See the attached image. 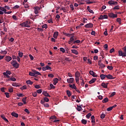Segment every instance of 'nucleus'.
<instances>
[{"label": "nucleus", "instance_id": "f257e3e1", "mask_svg": "<svg viewBox=\"0 0 126 126\" xmlns=\"http://www.w3.org/2000/svg\"><path fill=\"white\" fill-rule=\"evenodd\" d=\"M11 64L15 67V68H18L19 67V64L17 63V61L13 60L11 62Z\"/></svg>", "mask_w": 126, "mask_h": 126}, {"label": "nucleus", "instance_id": "f03ea898", "mask_svg": "<svg viewBox=\"0 0 126 126\" xmlns=\"http://www.w3.org/2000/svg\"><path fill=\"white\" fill-rule=\"evenodd\" d=\"M108 16L110 18H117L118 17V15L114 14V13H109Z\"/></svg>", "mask_w": 126, "mask_h": 126}, {"label": "nucleus", "instance_id": "7ed1b4c3", "mask_svg": "<svg viewBox=\"0 0 126 126\" xmlns=\"http://www.w3.org/2000/svg\"><path fill=\"white\" fill-rule=\"evenodd\" d=\"M98 19L103 20V19H108V16L107 15H104L103 16L101 15L99 16Z\"/></svg>", "mask_w": 126, "mask_h": 126}, {"label": "nucleus", "instance_id": "20e7f679", "mask_svg": "<svg viewBox=\"0 0 126 126\" xmlns=\"http://www.w3.org/2000/svg\"><path fill=\"white\" fill-rule=\"evenodd\" d=\"M118 54H119V57H126V53H124V52H123V51H122V50H119L118 51Z\"/></svg>", "mask_w": 126, "mask_h": 126}, {"label": "nucleus", "instance_id": "39448f33", "mask_svg": "<svg viewBox=\"0 0 126 126\" xmlns=\"http://www.w3.org/2000/svg\"><path fill=\"white\" fill-rule=\"evenodd\" d=\"M108 3L109 4H111L112 5H117L118 4V2L113 1V0H110L108 1Z\"/></svg>", "mask_w": 126, "mask_h": 126}, {"label": "nucleus", "instance_id": "423d86ee", "mask_svg": "<svg viewBox=\"0 0 126 126\" xmlns=\"http://www.w3.org/2000/svg\"><path fill=\"white\" fill-rule=\"evenodd\" d=\"M85 28H92L93 27V24L90 23L84 26Z\"/></svg>", "mask_w": 126, "mask_h": 126}, {"label": "nucleus", "instance_id": "0eeeda50", "mask_svg": "<svg viewBox=\"0 0 126 126\" xmlns=\"http://www.w3.org/2000/svg\"><path fill=\"white\" fill-rule=\"evenodd\" d=\"M49 69L51 70V69H52V67H51L50 66H49L48 65H47L46 66H44L42 67V70L43 71H46V70H47Z\"/></svg>", "mask_w": 126, "mask_h": 126}, {"label": "nucleus", "instance_id": "6e6552de", "mask_svg": "<svg viewBox=\"0 0 126 126\" xmlns=\"http://www.w3.org/2000/svg\"><path fill=\"white\" fill-rule=\"evenodd\" d=\"M21 26H22L23 27H27L28 28H29L30 27V25H28L27 24V22H25L21 24Z\"/></svg>", "mask_w": 126, "mask_h": 126}, {"label": "nucleus", "instance_id": "1a4fd4ad", "mask_svg": "<svg viewBox=\"0 0 126 126\" xmlns=\"http://www.w3.org/2000/svg\"><path fill=\"white\" fill-rule=\"evenodd\" d=\"M89 73L90 74H91V75H92V76H93L94 77H97V74L95 72H94V71L92 70H90L89 71Z\"/></svg>", "mask_w": 126, "mask_h": 126}, {"label": "nucleus", "instance_id": "9d476101", "mask_svg": "<svg viewBox=\"0 0 126 126\" xmlns=\"http://www.w3.org/2000/svg\"><path fill=\"white\" fill-rule=\"evenodd\" d=\"M12 60V58L10 56H6L5 58V61L7 62L8 63L10 62Z\"/></svg>", "mask_w": 126, "mask_h": 126}, {"label": "nucleus", "instance_id": "9b49d317", "mask_svg": "<svg viewBox=\"0 0 126 126\" xmlns=\"http://www.w3.org/2000/svg\"><path fill=\"white\" fill-rule=\"evenodd\" d=\"M39 10H40V8H39V7H34V13L35 14H38V13H39Z\"/></svg>", "mask_w": 126, "mask_h": 126}, {"label": "nucleus", "instance_id": "f8f14e48", "mask_svg": "<svg viewBox=\"0 0 126 126\" xmlns=\"http://www.w3.org/2000/svg\"><path fill=\"white\" fill-rule=\"evenodd\" d=\"M32 71H33V72H34V75H35V77H36V76H37V75H41V73L39 72L38 71H36L35 70H32ZM37 74V75H36Z\"/></svg>", "mask_w": 126, "mask_h": 126}, {"label": "nucleus", "instance_id": "ddd939ff", "mask_svg": "<svg viewBox=\"0 0 126 126\" xmlns=\"http://www.w3.org/2000/svg\"><path fill=\"white\" fill-rule=\"evenodd\" d=\"M106 78L107 79H115V77H113V75L111 74L106 75Z\"/></svg>", "mask_w": 126, "mask_h": 126}, {"label": "nucleus", "instance_id": "4468645a", "mask_svg": "<svg viewBox=\"0 0 126 126\" xmlns=\"http://www.w3.org/2000/svg\"><path fill=\"white\" fill-rule=\"evenodd\" d=\"M58 82H59V79H58V78H54L53 80L54 85H57Z\"/></svg>", "mask_w": 126, "mask_h": 126}, {"label": "nucleus", "instance_id": "2eb2a0df", "mask_svg": "<svg viewBox=\"0 0 126 126\" xmlns=\"http://www.w3.org/2000/svg\"><path fill=\"white\" fill-rule=\"evenodd\" d=\"M74 40V36H72L70 37L69 41L68 42V43L70 44L72 42H73V40Z\"/></svg>", "mask_w": 126, "mask_h": 126}, {"label": "nucleus", "instance_id": "dca6fc26", "mask_svg": "<svg viewBox=\"0 0 126 126\" xmlns=\"http://www.w3.org/2000/svg\"><path fill=\"white\" fill-rule=\"evenodd\" d=\"M106 77H107V75H105L103 74H101L100 75V77L101 80H104V79H105V78H106Z\"/></svg>", "mask_w": 126, "mask_h": 126}, {"label": "nucleus", "instance_id": "f3484780", "mask_svg": "<svg viewBox=\"0 0 126 126\" xmlns=\"http://www.w3.org/2000/svg\"><path fill=\"white\" fill-rule=\"evenodd\" d=\"M108 83H102L101 86L103 87V88H108Z\"/></svg>", "mask_w": 126, "mask_h": 126}, {"label": "nucleus", "instance_id": "a211bd4d", "mask_svg": "<svg viewBox=\"0 0 126 126\" xmlns=\"http://www.w3.org/2000/svg\"><path fill=\"white\" fill-rule=\"evenodd\" d=\"M42 94H43V95H44L46 97H51V95H49V94L47 93V92H45V91L43 92Z\"/></svg>", "mask_w": 126, "mask_h": 126}, {"label": "nucleus", "instance_id": "6ab92c4d", "mask_svg": "<svg viewBox=\"0 0 126 126\" xmlns=\"http://www.w3.org/2000/svg\"><path fill=\"white\" fill-rule=\"evenodd\" d=\"M72 54H74L75 55H78V51L75 49H72L71 50Z\"/></svg>", "mask_w": 126, "mask_h": 126}, {"label": "nucleus", "instance_id": "aec40b11", "mask_svg": "<svg viewBox=\"0 0 126 126\" xmlns=\"http://www.w3.org/2000/svg\"><path fill=\"white\" fill-rule=\"evenodd\" d=\"M59 35V32H55L53 34V37L55 39H57L58 38V35Z\"/></svg>", "mask_w": 126, "mask_h": 126}, {"label": "nucleus", "instance_id": "412c9836", "mask_svg": "<svg viewBox=\"0 0 126 126\" xmlns=\"http://www.w3.org/2000/svg\"><path fill=\"white\" fill-rule=\"evenodd\" d=\"M11 116H12L13 117H15V118H18V114L15 112H12L11 113Z\"/></svg>", "mask_w": 126, "mask_h": 126}, {"label": "nucleus", "instance_id": "4be33fe9", "mask_svg": "<svg viewBox=\"0 0 126 126\" xmlns=\"http://www.w3.org/2000/svg\"><path fill=\"white\" fill-rule=\"evenodd\" d=\"M75 77H77V78H79V77H80V73H79V72L77 71V72L75 73Z\"/></svg>", "mask_w": 126, "mask_h": 126}, {"label": "nucleus", "instance_id": "5701e85b", "mask_svg": "<svg viewBox=\"0 0 126 126\" xmlns=\"http://www.w3.org/2000/svg\"><path fill=\"white\" fill-rule=\"evenodd\" d=\"M95 81H96V79L95 78H94V79H92L91 81H90L89 82V83L90 84H92V83H94L95 82Z\"/></svg>", "mask_w": 126, "mask_h": 126}, {"label": "nucleus", "instance_id": "b1692460", "mask_svg": "<svg viewBox=\"0 0 126 126\" xmlns=\"http://www.w3.org/2000/svg\"><path fill=\"white\" fill-rule=\"evenodd\" d=\"M87 9L88 11L90 12V13H93V14H94V12L92 10L90 9V7H89V6H87Z\"/></svg>", "mask_w": 126, "mask_h": 126}, {"label": "nucleus", "instance_id": "393cba45", "mask_svg": "<svg viewBox=\"0 0 126 126\" xmlns=\"http://www.w3.org/2000/svg\"><path fill=\"white\" fill-rule=\"evenodd\" d=\"M107 102H109V98H108V97H105V98L102 100V103H107Z\"/></svg>", "mask_w": 126, "mask_h": 126}, {"label": "nucleus", "instance_id": "a878e982", "mask_svg": "<svg viewBox=\"0 0 126 126\" xmlns=\"http://www.w3.org/2000/svg\"><path fill=\"white\" fill-rule=\"evenodd\" d=\"M77 110L78 111V112H80V111H82V107L79 105L77 106Z\"/></svg>", "mask_w": 126, "mask_h": 126}, {"label": "nucleus", "instance_id": "bb28decb", "mask_svg": "<svg viewBox=\"0 0 126 126\" xmlns=\"http://www.w3.org/2000/svg\"><path fill=\"white\" fill-rule=\"evenodd\" d=\"M81 123L82 124H83V125H86V124H87V121H86V120L85 119H82L81 120Z\"/></svg>", "mask_w": 126, "mask_h": 126}, {"label": "nucleus", "instance_id": "cd10ccee", "mask_svg": "<svg viewBox=\"0 0 126 126\" xmlns=\"http://www.w3.org/2000/svg\"><path fill=\"white\" fill-rule=\"evenodd\" d=\"M26 84L32 85V84H33V82L31 81V80H28L26 81Z\"/></svg>", "mask_w": 126, "mask_h": 126}, {"label": "nucleus", "instance_id": "c85d7f7f", "mask_svg": "<svg viewBox=\"0 0 126 126\" xmlns=\"http://www.w3.org/2000/svg\"><path fill=\"white\" fill-rule=\"evenodd\" d=\"M26 99H27V97H23V99H22V101L24 103V104L25 105L27 104V102H26Z\"/></svg>", "mask_w": 126, "mask_h": 126}, {"label": "nucleus", "instance_id": "c756f323", "mask_svg": "<svg viewBox=\"0 0 126 126\" xmlns=\"http://www.w3.org/2000/svg\"><path fill=\"white\" fill-rule=\"evenodd\" d=\"M92 123H95V116L94 115L91 117Z\"/></svg>", "mask_w": 126, "mask_h": 126}, {"label": "nucleus", "instance_id": "7c9ffc66", "mask_svg": "<svg viewBox=\"0 0 126 126\" xmlns=\"http://www.w3.org/2000/svg\"><path fill=\"white\" fill-rule=\"evenodd\" d=\"M66 93L68 97H70V96H71V93L69 90L66 91Z\"/></svg>", "mask_w": 126, "mask_h": 126}, {"label": "nucleus", "instance_id": "2f4dec72", "mask_svg": "<svg viewBox=\"0 0 126 126\" xmlns=\"http://www.w3.org/2000/svg\"><path fill=\"white\" fill-rule=\"evenodd\" d=\"M73 81H74V78H69V83H73Z\"/></svg>", "mask_w": 126, "mask_h": 126}, {"label": "nucleus", "instance_id": "473e14b6", "mask_svg": "<svg viewBox=\"0 0 126 126\" xmlns=\"http://www.w3.org/2000/svg\"><path fill=\"white\" fill-rule=\"evenodd\" d=\"M29 75L31 76H35V72H29Z\"/></svg>", "mask_w": 126, "mask_h": 126}, {"label": "nucleus", "instance_id": "72a5a7b5", "mask_svg": "<svg viewBox=\"0 0 126 126\" xmlns=\"http://www.w3.org/2000/svg\"><path fill=\"white\" fill-rule=\"evenodd\" d=\"M10 79L11 81H16V79L12 76L11 78H10Z\"/></svg>", "mask_w": 126, "mask_h": 126}, {"label": "nucleus", "instance_id": "f704fd0d", "mask_svg": "<svg viewBox=\"0 0 126 126\" xmlns=\"http://www.w3.org/2000/svg\"><path fill=\"white\" fill-rule=\"evenodd\" d=\"M21 90H25V89H27V86L26 85L23 86L22 88H21Z\"/></svg>", "mask_w": 126, "mask_h": 126}, {"label": "nucleus", "instance_id": "c9c22d12", "mask_svg": "<svg viewBox=\"0 0 126 126\" xmlns=\"http://www.w3.org/2000/svg\"><path fill=\"white\" fill-rule=\"evenodd\" d=\"M91 35H93V36H95L96 34V32L95 31H93V30H92V32L91 33Z\"/></svg>", "mask_w": 126, "mask_h": 126}, {"label": "nucleus", "instance_id": "e433bc0d", "mask_svg": "<svg viewBox=\"0 0 126 126\" xmlns=\"http://www.w3.org/2000/svg\"><path fill=\"white\" fill-rule=\"evenodd\" d=\"M19 55V57H20V58H22V57H23V53L22 52H19L18 53Z\"/></svg>", "mask_w": 126, "mask_h": 126}, {"label": "nucleus", "instance_id": "4c0bfd02", "mask_svg": "<svg viewBox=\"0 0 126 126\" xmlns=\"http://www.w3.org/2000/svg\"><path fill=\"white\" fill-rule=\"evenodd\" d=\"M50 86L51 89H55V88H56V87H55V86H54V85H53V84H50Z\"/></svg>", "mask_w": 126, "mask_h": 126}, {"label": "nucleus", "instance_id": "58836bf2", "mask_svg": "<svg viewBox=\"0 0 126 126\" xmlns=\"http://www.w3.org/2000/svg\"><path fill=\"white\" fill-rule=\"evenodd\" d=\"M92 116L91 113H88L87 115H86V118L87 119H89Z\"/></svg>", "mask_w": 126, "mask_h": 126}, {"label": "nucleus", "instance_id": "ea45409f", "mask_svg": "<svg viewBox=\"0 0 126 126\" xmlns=\"http://www.w3.org/2000/svg\"><path fill=\"white\" fill-rule=\"evenodd\" d=\"M20 6L18 5H16L13 7L14 9H17V8H19Z\"/></svg>", "mask_w": 126, "mask_h": 126}, {"label": "nucleus", "instance_id": "a19ab883", "mask_svg": "<svg viewBox=\"0 0 126 126\" xmlns=\"http://www.w3.org/2000/svg\"><path fill=\"white\" fill-rule=\"evenodd\" d=\"M75 81H76V82L78 84H79V78L75 77Z\"/></svg>", "mask_w": 126, "mask_h": 126}, {"label": "nucleus", "instance_id": "79ce46f5", "mask_svg": "<svg viewBox=\"0 0 126 126\" xmlns=\"http://www.w3.org/2000/svg\"><path fill=\"white\" fill-rule=\"evenodd\" d=\"M69 7L71 8V10H74V7L73 6V5L70 4Z\"/></svg>", "mask_w": 126, "mask_h": 126}, {"label": "nucleus", "instance_id": "37998d69", "mask_svg": "<svg viewBox=\"0 0 126 126\" xmlns=\"http://www.w3.org/2000/svg\"><path fill=\"white\" fill-rule=\"evenodd\" d=\"M85 84V83H84V80H82V81H81V86H82L83 87H84Z\"/></svg>", "mask_w": 126, "mask_h": 126}, {"label": "nucleus", "instance_id": "c03bdc74", "mask_svg": "<svg viewBox=\"0 0 126 126\" xmlns=\"http://www.w3.org/2000/svg\"><path fill=\"white\" fill-rule=\"evenodd\" d=\"M83 23H87V19L83 18Z\"/></svg>", "mask_w": 126, "mask_h": 126}, {"label": "nucleus", "instance_id": "a18cd8bd", "mask_svg": "<svg viewBox=\"0 0 126 126\" xmlns=\"http://www.w3.org/2000/svg\"><path fill=\"white\" fill-rule=\"evenodd\" d=\"M112 110H113V107H108L107 109V112H110V111H112Z\"/></svg>", "mask_w": 126, "mask_h": 126}, {"label": "nucleus", "instance_id": "49530a36", "mask_svg": "<svg viewBox=\"0 0 126 126\" xmlns=\"http://www.w3.org/2000/svg\"><path fill=\"white\" fill-rule=\"evenodd\" d=\"M44 102H49V98L47 97L44 98Z\"/></svg>", "mask_w": 126, "mask_h": 126}, {"label": "nucleus", "instance_id": "de8ad7c7", "mask_svg": "<svg viewBox=\"0 0 126 126\" xmlns=\"http://www.w3.org/2000/svg\"><path fill=\"white\" fill-rule=\"evenodd\" d=\"M37 93H38V94H41L42 93V89H39L36 91Z\"/></svg>", "mask_w": 126, "mask_h": 126}, {"label": "nucleus", "instance_id": "09e8293b", "mask_svg": "<svg viewBox=\"0 0 126 126\" xmlns=\"http://www.w3.org/2000/svg\"><path fill=\"white\" fill-rule=\"evenodd\" d=\"M54 119H57V117L56 116H52L50 118V120H54Z\"/></svg>", "mask_w": 126, "mask_h": 126}, {"label": "nucleus", "instance_id": "8fccbe9b", "mask_svg": "<svg viewBox=\"0 0 126 126\" xmlns=\"http://www.w3.org/2000/svg\"><path fill=\"white\" fill-rule=\"evenodd\" d=\"M105 117H106V115H105L104 114H102L100 115L101 119H104Z\"/></svg>", "mask_w": 126, "mask_h": 126}, {"label": "nucleus", "instance_id": "3c124183", "mask_svg": "<svg viewBox=\"0 0 126 126\" xmlns=\"http://www.w3.org/2000/svg\"><path fill=\"white\" fill-rule=\"evenodd\" d=\"M48 77H50L51 78H53L54 77V75L53 74H49L48 75Z\"/></svg>", "mask_w": 126, "mask_h": 126}, {"label": "nucleus", "instance_id": "603ef678", "mask_svg": "<svg viewBox=\"0 0 126 126\" xmlns=\"http://www.w3.org/2000/svg\"><path fill=\"white\" fill-rule=\"evenodd\" d=\"M42 28H45V29H47L48 28V26H47V24H44L42 25Z\"/></svg>", "mask_w": 126, "mask_h": 126}, {"label": "nucleus", "instance_id": "864d4df0", "mask_svg": "<svg viewBox=\"0 0 126 126\" xmlns=\"http://www.w3.org/2000/svg\"><path fill=\"white\" fill-rule=\"evenodd\" d=\"M60 51L61 52H62V53H65V50L64 49H63V48H60Z\"/></svg>", "mask_w": 126, "mask_h": 126}, {"label": "nucleus", "instance_id": "5fc2aeb1", "mask_svg": "<svg viewBox=\"0 0 126 126\" xmlns=\"http://www.w3.org/2000/svg\"><path fill=\"white\" fill-rule=\"evenodd\" d=\"M12 18H13V19H14V20H18L17 17H16V16H15V15H13V16H12Z\"/></svg>", "mask_w": 126, "mask_h": 126}, {"label": "nucleus", "instance_id": "6e6d98bb", "mask_svg": "<svg viewBox=\"0 0 126 126\" xmlns=\"http://www.w3.org/2000/svg\"><path fill=\"white\" fill-rule=\"evenodd\" d=\"M75 43H76L77 44H79V43H80V40H77L73 42L74 44H75Z\"/></svg>", "mask_w": 126, "mask_h": 126}, {"label": "nucleus", "instance_id": "4d7b16f0", "mask_svg": "<svg viewBox=\"0 0 126 126\" xmlns=\"http://www.w3.org/2000/svg\"><path fill=\"white\" fill-rule=\"evenodd\" d=\"M35 88H36V89H39L40 88H41V87H40V86L39 85H36L34 86Z\"/></svg>", "mask_w": 126, "mask_h": 126}, {"label": "nucleus", "instance_id": "13d9d810", "mask_svg": "<svg viewBox=\"0 0 126 126\" xmlns=\"http://www.w3.org/2000/svg\"><path fill=\"white\" fill-rule=\"evenodd\" d=\"M113 9H120V6L117 5L113 8Z\"/></svg>", "mask_w": 126, "mask_h": 126}, {"label": "nucleus", "instance_id": "bf43d9fd", "mask_svg": "<svg viewBox=\"0 0 126 126\" xmlns=\"http://www.w3.org/2000/svg\"><path fill=\"white\" fill-rule=\"evenodd\" d=\"M99 66H100L101 68H104V67H105L106 65L102 63Z\"/></svg>", "mask_w": 126, "mask_h": 126}, {"label": "nucleus", "instance_id": "052dcab7", "mask_svg": "<svg viewBox=\"0 0 126 126\" xmlns=\"http://www.w3.org/2000/svg\"><path fill=\"white\" fill-rule=\"evenodd\" d=\"M32 96L33 97H37V92H34L32 93Z\"/></svg>", "mask_w": 126, "mask_h": 126}, {"label": "nucleus", "instance_id": "680f3d73", "mask_svg": "<svg viewBox=\"0 0 126 126\" xmlns=\"http://www.w3.org/2000/svg\"><path fill=\"white\" fill-rule=\"evenodd\" d=\"M5 94L6 95V98H9V93H5Z\"/></svg>", "mask_w": 126, "mask_h": 126}, {"label": "nucleus", "instance_id": "e2e57ef3", "mask_svg": "<svg viewBox=\"0 0 126 126\" xmlns=\"http://www.w3.org/2000/svg\"><path fill=\"white\" fill-rule=\"evenodd\" d=\"M123 50L124 51V54H125V55H126V47H124L123 48Z\"/></svg>", "mask_w": 126, "mask_h": 126}, {"label": "nucleus", "instance_id": "0e129e2a", "mask_svg": "<svg viewBox=\"0 0 126 126\" xmlns=\"http://www.w3.org/2000/svg\"><path fill=\"white\" fill-rule=\"evenodd\" d=\"M104 9H106V6H105V5H103L102 6V8L101 9V11H103L104 10Z\"/></svg>", "mask_w": 126, "mask_h": 126}, {"label": "nucleus", "instance_id": "69168bd1", "mask_svg": "<svg viewBox=\"0 0 126 126\" xmlns=\"http://www.w3.org/2000/svg\"><path fill=\"white\" fill-rule=\"evenodd\" d=\"M43 106L44 107H50V105L48 103H44V104H43Z\"/></svg>", "mask_w": 126, "mask_h": 126}, {"label": "nucleus", "instance_id": "338daca9", "mask_svg": "<svg viewBox=\"0 0 126 126\" xmlns=\"http://www.w3.org/2000/svg\"><path fill=\"white\" fill-rule=\"evenodd\" d=\"M107 68L109 69L110 70H112L113 69V66H108Z\"/></svg>", "mask_w": 126, "mask_h": 126}, {"label": "nucleus", "instance_id": "774afa93", "mask_svg": "<svg viewBox=\"0 0 126 126\" xmlns=\"http://www.w3.org/2000/svg\"><path fill=\"white\" fill-rule=\"evenodd\" d=\"M104 48L105 50H108V44H106L104 45Z\"/></svg>", "mask_w": 126, "mask_h": 126}]
</instances>
